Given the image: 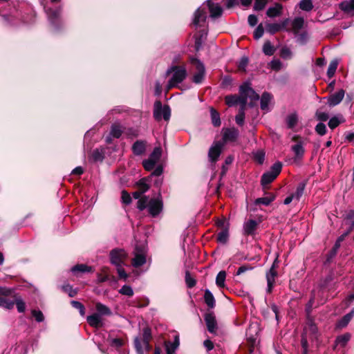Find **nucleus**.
Listing matches in <instances>:
<instances>
[{
  "label": "nucleus",
  "instance_id": "obj_3",
  "mask_svg": "<svg viewBox=\"0 0 354 354\" xmlns=\"http://www.w3.org/2000/svg\"><path fill=\"white\" fill-rule=\"evenodd\" d=\"M167 75L172 73V76L167 85V91L176 87L181 83L187 77V70L185 66H172L167 71Z\"/></svg>",
  "mask_w": 354,
  "mask_h": 354
},
{
  "label": "nucleus",
  "instance_id": "obj_35",
  "mask_svg": "<svg viewBox=\"0 0 354 354\" xmlns=\"http://www.w3.org/2000/svg\"><path fill=\"white\" fill-rule=\"evenodd\" d=\"M226 278V272L225 271H220L216 278V284L219 288L225 287V281Z\"/></svg>",
  "mask_w": 354,
  "mask_h": 354
},
{
  "label": "nucleus",
  "instance_id": "obj_48",
  "mask_svg": "<svg viewBox=\"0 0 354 354\" xmlns=\"http://www.w3.org/2000/svg\"><path fill=\"white\" fill-rule=\"evenodd\" d=\"M119 293L128 297H131L133 295V290L131 286L124 285L119 290Z\"/></svg>",
  "mask_w": 354,
  "mask_h": 354
},
{
  "label": "nucleus",
  "instance_id": "obj_20",
  "mask_svg": "<svg viewBox=\"0 0 354 354\" xmlns=\"http://www.w3.org/2000/svg\"><path fill=\"white\" fill-rule=\"evenodd\" d=\"M259 223L253 219H250L243 223V230L245 235H254Z\"/></svg>",
  "mask_w": 354,
  "mask_h": 354
},
{
  "label": "nucleus",
  "instance_id": "obj_13",
  "mask_svg": "<svg viewBox=\"0 0 354 354\" xmlns=\"http://www.w3.org/2000/svg\"><path fill=\"white\" fill-rule=\"evenodd\" d=\"M46 15L48 16V21L50 23L57 28V25L60 22V15L62 12V8H59L57 9L48 8L46 10Z\"/></svg>",
  "mask_w": 354,
  "mask_h": 354
},
{
  "label": "nucleus",
  "instance_id": "obj_17",
  "mask_svg": "<svg viewBox=\"0 0 354 354\" xmlns=\"http://www.w3.org/2000/svg\"><path fill=\"white\" fill-rule=\"evenodd\" d=\"M239 136V130L234 127L223 129V140L225 142H234Z\"/></svg>",
  "mask_w": 354,
  "mask_h": 354
},
{
  "label": "nucleus",
  "instance_id": "obj_62",
  "mask_svg": "<svg viewBox=\"0 0 354 354\" xmlns=\"http://www.w3.org/2000/svg\"><path fill=\"white\" fill-rule=\"evenodd\" d=\"M252 269V267L249 265L241 266L239 268V269L236 272V274L240 275V274L245 272L246 271L251 270Z\"/></svg>",
  "mask_w": 354,
  "mask_h": 354
},
{
  "label": "nucleus",
  "instance_id": "obj_61",
  "mask_svg": "<svg viewBox=\"0 0 354 354\" xmlns=\"http://www.w3.org/2000/svg\"><path fill=\"white\" fill-rule=\"evenodd\" d=\"M248 62H249V60H248V58L247 57H241V60L239 61V70L245 71L246 66L248 64Z\"/></svg>",
  "mask_w": 354,
  "mask_h": 354
},
{
  "label": "nucleus",
  "instance_id": "obj_27",
  "mask_svg": "<svg viewBox=\"0 0 354 354\" xmlns=\"http://www.w3.org/2000/svg\"><path fill=\"white\" fill-rule=\"evenodd\" d=\"M354 317V308H353L348 313L345 315L337 324V326L340 328H345L352 318Z\"/></svg>",
  "mask_w": 354,
  "mask_h": 354
},
{
  "label": "nucleus",
  "instance_id": "obj_1",
  "mask_svg": "<svg viewBox=\"0 0 354 354\" xmlns=\"http://www.w3.org/2000/svg\"><path fill=\"white\" fill-rule=\"evenodd\" d=\"M206 8H209L210 17L212 18H216L221 16L223 9L218 3H214L212 0H207V4L202 5L194 13L193 25L196 29L204 27L207 19Z\"/></svg>",
  "mask_w": 354,
  "mask_h": 354
},
{
  "label": "nucleus",
  "instance_id": "obj_51",
  "mask_svg": "<svg viewBox=\"0 0 354 354\" xmlns=\"http://www.w3.org/2000/svg\"><path fill=\"white\" fill-rule=\"evenodd\" d=\"M228 239V231L223 230L218 234L217 241L222 243H225Z\"/></svg>",
  "mask_w": 354,
  "mask_h": 354
},
{
  "label": "nucleus",
  "instance_id": "obj_11",
  "mask_svg": "<svg viewBox=\"0 0 354 354\" xmlns=\"http://www.w3.org/2000/svg\"><path fill=\"white\" fill-rule=\"evenodd\" d=\"M191 63L194 65L197 72L193 76V82L196 84L202 82L205 76V66L203 64L196 58H192Z\"/></svg>",
  "mask_w": 354,
  "mask_h": 354
},
{
  "label": "nucleus",
  "instance_id": "obj_29",
  "mask_svg": "<svg viewBox=\"0 0 354 354\" xmlns=\"http://www.w3.org/2000/svg\"><path fill=\"white\" fill-rule=\"evenodd\" d=\"M342 10L354 15V0L344 1L339 5Z\"/></svg>",
  "mask_w": 354,
  "mask_h": 354
},
{
  "label": "nucleus",
  "instance_id": "obj_57",
  "mask_svg": "<svg viewBox=\"0 0 354 354\" xmlns=\"http://www.w3.org/2000/svg\"><path fill=\"white\" fill-rule=\"evenodd\" d=\"M122 202L124 203L125 205H129L131 202V197L130 194L125 190H123L122 192Z\"/></svg>",
  "mask_w": 354,
  "mask_h": 354
},
{
  "label": "nucleus",
  "instance_id": "obj_26",
  "mask_svg": "<svg viewBox=\"0 0 354 354\" xmlns=\"http://www.w3.org/2000/svg\"><path fill=\"white\" fill-rule=\"evenodd\" d=\"M272 100V95L269 93L265 92L261 97V109L263 111H269V104Z\"/></svg>",
  "mask_w": 354,
  "mask_h": 354
},
{
  "label": "nucleus",
  "instance_id": "obj_46",
  "mask_svg": "<svg viewBox=\"0 0 354 354\" xmlns=\"http://www.w3.org/2000/svg\"><path fill=\"white\" fill-rule=\"evenodd\" d=\"M274 198V196L258 198L255 200V204L256 205L262 204L263 205L267 206V205H270L272 201H273Z\"/></svg>",
  "mask_w": 354,
  "mask_h": 354
},
{
  "label": "nucleus",
  "instance_id": "obj_8",
  "mask_svg": "<svg viewBox=\"0 0 354 354\" xmlns=\"http://www.w3.org/2000/svg\"><path fill=\"white\" fill-rule=\"evenodd\" d=\"M12 290L10 288L0 286V307L6 309H12L14 302L7 299L8 296L12 295Z\"/></svg>",
  "mask_w": 354,
  "mask_h": 354
},
{
  "label": "nucleus",
  "instance_id": "obj_12",
  "mask_svg": "<svg viewBox=\"0 0 354 354\" xmlns=\"http://www.w3.org/2000/svg\"><path fill=\"white\" fill-rule=\"evenodd\" d=\"M239 93L241 95L248 98H250L252 101H256L259 99V95L250 86L248 83H245L239 88Z\"/></svg>",
  "mask_w": 354,
  "mask_h": 354
},
{
  "label": "nucleus",
  "instance_id": "obj_6",
  "mask_svg": "<svg viewBox=\"0 0 354 354\" xmlns=\"http://www.w3.org/2000/svg\"><path fill=\"white\" fill-rule=\"evenodd\" d=\"M162 155V149L160 147L153 149L148 159L143 160L142 165L147 171L152 170L156 164L159 161Z\"/></svg>",
  "mask_w": 354,
  "mask_h": 354
},
{
  "label": "nucleus",
  "instance_id": "obj_43",
  "mask_svg": "<svg viewBox=\"0 0 354 354\" xmlns=\"http://www.w3.org/2000/svg\"><path fill=\"white\" fill-rule=\"evenodd\" d=\"M280 56L284 59H290L292 57V53L288 47L284 46L280 50Z\"/></svg>",
  "mask_w": 354,
  "mask_h": 354
},
{
  "label": "nucleus",
  "instance_id": "obj_2",
  "mask_svg": "<svg viewBox=\"0 0 354 354\" xmlns=\"http://www.w3.org/2000/svg\"><path fill=\"white\" fill-rule=\"evenodd\" d=\"M137 207L140 211L147 207L149 214L154 217L162 211V202L159 198L149 199V197L143 196L138 200Z\"/></svg>",
  "mask_w": 354,
  "mask_h": 354
},
{
  "label": "nucleus",
  "instance_id": "obj_58",
  "mask_svg": "<svg viewBox=\"0 0 354 354\" xmlns=\"http://www.w3.org/2000/svg\"><path fill=\"white\" fill-rule=\"evenodd\" d=\"M32 315L37 322H41L44 319V315L40 310H32Z\"/></svg>",
  "mask_w": 354,
  "mask_h": 354
},
{
  "label": "nucleus",
  "instance_id": "obj_52",
  "mask_svg": "<svg viewBox=\"0 0 354 354\" xmlns=\"http://www.w3.org/2000/svg\"><path fill=\"white\" fill-rule=\"evenodd\" d=\"M270 67L271 69L278 71L282 68V63L279 59H273L270 64Z\"/></svg>",
  "mask_w": 354,
  "mask_h": 354
},
{
  "label": "nucleus",
  "instance_id": "obj_33",
  "mask_svg": "<svg viewBox=\"0 0 354 354\" xmlns=\"http://www.w3.org/2000/svg\"><path fill=\"white\" fill-rule=\"evenodd\" d=\"M210 113H211V119L212 124L214 127H219L221 124V119H220V115L218 111H216L213 108H211L210 109Z\"/></svg>",
  "mask_w": 354,
  "mask_h": 354
},
{
  "label": "nucleus",
  "instance_id": "obj_14",
  "mask_svg": "<svg viewBox=\"0 0 354 354\" xmlns=\"http://www.w3.org/2000/svg\"><path fill=\"white\" fill-rule=\"evenodd\" d=\"M134 346L137 354H145L151 350L149 342L141 340L140 337H136L134 339Z\"/></svg>",
  "mask_w": 354,
  "mask_h": 354
},
{
  "label": "nucleus",
  "instance_id": "obj_34",
  "mask_svg": "<svg viewBox=\"0 0 354 354\" xmlns=\"http://www.w3.org/2000/svg\"><path fill=\"white\" fill-rule=\"evenodd\" d=\"M263 52L266 55H272L275 52V48L272 45L271 42L270 41H266L263 46Z\"/></svg>",
  "mask_w": 354,
  "mask_h": 354
},
{
  "label": "nucleus",
  "instance_id": "obj_9",
  "mask_svg": "<svg viewBox=\"0 0 354 354\" xmlns=\"http://www.w3.org/2000/svg\"><path fill=\"white\" fill-rule=\"evenodd\" d=\"M110 258L115 266H123L127 259V254L123 249H114L110 253Z\"/></svg>",
  "mask_w": 354,
  "mask_h": 354
},
{
  "label": "nucleus",
  "instance_id": "obj_54",
  "mask_svg": "<svg viewBox=\"0 0 354 354\" xmlns=\"http://www.w3.org/2000/svg\"><path fill=\"white\" fill-rule=\"evenodd\" d=\"M264 33V28L263 25L261 24H259L257 28L255 29L254 32V37L255 39H260Z\"/></svg>",
  "mask_w": 354,
  "mask_h": 354
},
{
  "label": "nucleus",
  "instance_id": "obj_22",
  "mask_svg": "<svg viewBox=\"0 0 354 354\" xmlns=\"http://www.w3.org/2000/svg\"><path fill=\"white\" fill-rule=\"evenodd\" d=\"M86 321L88 324L93 328H98L103 326L102 318L99 314L93 313L87 316Z\"/></svg>",
  "mask_w": 354,
  "mask_h": 354
},
{
  "label": "nucleus",
  "instance_id": "obj_49",
  "mask_svg": "<svg viewBox=\"0 0 354 354\" xmlns=\"http://www.w3.org/2000/svg\"><path fill=\"white\" fill-rule=\"evenodd\" d=\"M304 20L302 17H296L292 21V28L295 30H300L304 26Z\"/></svg>",
  "mask_w": 354,
  "mask_h": 354
},
{
  "label": "nucleus",
  "instance_id": "obj_42",
  "mask_svg": "<svg viewBox=\"0 0 354 354\" xmlns=\"http://www.w3.org/2000/svg\"><path fill=\"white\" fill-rule=\"evenodd\" d=\"M305 189V185L304 183H300L294 194H292L294 196L295 200L299 201L300 198L302 196Z\"/></svg>",
  "mask_w": 354,
  "mask_h": 354
},
{
  "label": "nucleus",
  "instance_id": "obj_18",
  "mask_svg": "<svg viewBox=\"0 0 354 354\" xmlns=\"http://www.w3.org/2000/svg\"><path fill=\"white\" fill-rule=\"evenodd\" d=\"M277 259L273 263L272 267L270 268L269 271L266 273V279H267V292L270 293L272 290V288L274 283L275 277H277V271L275 270V262Z\"/></svg>",
  "mask_w": 354,
  "mask_h": 354
},
{
  "label": "nucleus",
  "instance_id": "obj_16",
  "mask_svg": "<svg viewBox=\"0 0 354 354\" xmlns=\"http://www.w3.org/2000/svg\"><path fill=\"white\" fill-rule=\"evenodd\" d=\"M225 102L229 106H232L237 104H240V106H246V97L241 94L239 96L236 95H227L225 97Z\"/></svg>",
  "mask_w": 354,
  "mask_h": 354
},
{
  "label": "nucleus",
  "instance_id": "obj_36",
  "mask_svg": "<svg viewBox=\"0 0 354 354\" xmlns=\"http://www.w3.org/2000/svg\"><path fill=\"white\" fill-rule=\"evenodd\" d=\"M266 29L268 32L272 35L281 30L279 23L267 24L266 25Z\"/></svg>",
  "mask_w": 354,
  "mask_h": 354
},
{
  "label": "nucleus",
  "instance_id": "obj_39",
  "mask_svg": "<svg viewBox=\"0 0 354 354\" xmlns=\"http://www.w3.org/2000/svg\"><path fill=\"white\" fill-rule=\"evenodd\" d=\"M245 106H240L239 113L235 117V120L237 124L243 125L245 119Z\"/></svg>",
  "mask_w": 354,
  "mask_h": 354
},
{
  "label": "nucleus",
  "instance_id": "obj_25",
  "mask_svg": "<svg viewBox=\"0 0 354 354\" xmlns=\"http://www.w3.org/2000/svg\"><path fill=\"white\" fill-rule=\"evenodd\" d=\"M146 149V142L137 140L132 146L133 153L136 156L142 155Z\"/></svg>",
  "mask_w": 354,
  "mask_h": 354
},
{
  "label": "nucleus",
  "instance_id": "obj_4",
  "mask_svg": "<svg viewBox=\"0 0 354 354\" xmlns=\"http://www.w3.org/2000/svg\"><path fill=\"white\" fill-rule=\"evenodd\" d=\"M281 168L282 164L280 162H275L268 171L263 174L261 180L262 185L264 186L272 182L280 174Z\"/></svg>",
  "mask_w": 354,
  "mask_h": 354
},
{
  "label": "nucleus",
  "instance_id": "obj_19",
  "mask_svg": "<svg viewBox=\"0 0 354 354\" xmlns=\"http://www.w3.org/2000/svg\"><path fill=\"white\" fill-rule=\"evenodd\" d=\"M344 95L345 91L343 89H340L337 93H335L330 95L327 98L328 106L333 107L338 105L342 101Z\"/></svg>",
  "mask_w": 354,
  "mask_h": 354
},
{
  "label": "nucleus",
  "instance_id": "obj_10",
  "mask_svg": "<svg viewBox=\"0 0 354 354\" xmlns=\"http://www.w3.org/2000/svg\"><path fill=\"white\" fill-rule=\"evenodd\" d=\"M292 140L296 143L291 147V151L295 154V158L297 160H301L304 153V142L299 136H294Z\"/></svg>",
  "mask_w": 354,
  "mask_h": 354
},
{
  "label": "nucleus",
  "instance_id": "obj_41",
  "mask_svg": "<svg viewBox=\"0 0 354 354\" xmlns=\"http://www.w3.org/2000/svg\"><path fill=\"white\" fill-rule=\"evenodd\" d=\"M299 8L302 10L310 11L313 9V6L311 0H301L299 3Z\"/></svg>",
  "mask_w": 354,
  "mask_h": 354
},
{
  "label": "nucleus",
  "instance_id": "obj_7",
  "mask_svg": "<svg viewBox=\"0 0 354 354\" xmlns=\"http://www.w3.org/2000/svg\"><path fill=\"white\" fill-rule=\"evenodd\" d=\"M134 256V258L132 259L133 267L138 268L146 263V250L144 245H136Z\"/></svg>",
  "mask_w": 354,
  "mask_h": 354
},
{
  "label": "nucleus",
  "instance_id": "obj_53",
  "mask_svg": "<svg viewBox=\"0 0 354 354\" xmlns=\"http://www.w3.org/2000/svg\"><path fill=\"white\" fill-rule=\"evenodd\" d=\"M185 282L188 288H193L196 285V280L191 276L189 272L185 274Z\"/></svg>",
  "mask_w": 354,
  "mask_h": 354
},
{
  "label": "nucleus",
  "instance_id": "obj_15",
  "mask_svg": "<svg viewBox=\"0 0 354 354\" xmlns=\"http://www.w3.org/2000/svg\"><path fill=\"white\" fill-rule=\"evenodd\" d=\"M222 148L223 144L221 143L220 142H214L210 147L208 152V157L212 162H214L217 160V159L221 155Z\"/></svg>",
  "mask_w": 354,
  "mask_h": 354
},
{
  "label": "nucleus",
  "instance_id": "obj_23",
  "mask_svg": "<svg viewBox=\"0 0 354 354\" xmlns=\"http://www.w3.org/2000/svg\"><path fill=\"white\" fill-rule=\"evenodd\" d=\"M11 289L12 290V295L8 296L7 298L8 297H12L14 299L13 300H10V301L14 302V305L16 304V306H17L18 312L19 313H24L25 311V310H26V304H25V302L21 299V297L17 295L15 293L14 289H12V288H11Z\"/></svg>",
  "mask_w": 354,
  "mask_h": 354
},
{
  "label": "nucleus",
  "instance_id": "obj_55",
  "mask_svg": "<svg viewBox=\"0 0 354 354\" xmlns=\"http://www.w3.org/2000/svg\"><path fill=\"white\" fill-rule=\"evenodd\" d=\"M151 338V329L148 327H146L143 329L142 337H141V340L147 341L149 342Z\"/></svg>",
  "mask_w": 354,
  "mask_h": 354
},
{
  "label": "nucleus",
  "instance_id": "obj_21",
  "mask_svg": "<svg viewBox=\"0 0 354 354\" xmlns=\"http://www.w3.org/2000/svg\"><path fill=\"white\" fill-rule=\"evenodd\" d=\"M205 321L208 331L211 333H215L217 328V323L216 321L215 316L213 315V313L206 314L205 315Z\"/></svg>",
  "mask_w": 354,
  "mask_h": 354
},
{
  "label": "nucleus",
  "instance_id": "obj_30",
  "mask_svg": "<svg viewBox=\"0 0 354 354\" xmlns=\"http://www.w3.org/2000/svg\"><path fill=\"white\" fill-rule=\"evenodd\" d=\"M204 299L208 307L212 308L215 306V299L212 293L208 290H205Z\"/></svg>",
  "mask_w": 354,
  "mask_h": 354
},
{
  "label": "nucleus",
  "instance_id": "obj_38",
  "mask_svg": "<svg viewBox=\"0 0 354 354\" xmlns=\"http://www.w3.org/2000/svg\"><path fill=\"white\" fill-rule=\"evenodd\" d=\"M337 66L338 61L337 59H334L330 62L327 71V75L328 77H332L335 75Z\"/></svg>",
  "mask_w": 354,
  "mask_h": 354
},
{
  "label": "nucleus",
  "instance_id": "obj_45",
  "mask_svg": "<svg viewBox=\"0 0 354 354\" xmlns=\"http://www.w3.org/2000/svg\"><path fill=\"white\" fill-rule=\"evenodd\" d=\"M139 190L143 194L149 190V185L147 183V178H142L138 183Z\"/></svg>",
  "mask_w": 354,
  "mask_h": 354
},
{
  "label": "nucleus",
  "instance_id": "obj_56",
  "mask_svg": "<svg viewBox=\"0 0 354 354\" xmlns=\"http://www.w3.org/2000/svg\"><path fill=\"white\" fill-rule=\"evenodd\" d=\"M315 131L319 135L324 136L326 133V127L324 123H318L315 127Z\"/></svg>",
  "mask_w": 354,
  "mask_h": 354
},
{
  "label": "nucleus",
  "instance_id": "obj_28",
  "mask_svg": "<svg viewBox=\"0 0 354 354\" xmlns=\"http://www.w3.org/2000/svg\"><path fill=\"white\" fill-rule=\"evenodd\" d=\"M95 309L97 311V313H95L99 314L100 317L103 315L109 316L112 314L111 309L108 306H105L104 304L100 302L96 303Z\"/></svg>",
  "mask_w": 354,
  "mask_h": 354
},
{
  "label": "nucleus",
  "instance_id": "obj_63",
  "mask_svg": "<svg viewBox=\"0 0 354 354\" xmlns=\"http://www.w3.org/2000/svg\"><path fill=\"white\" fill-rule=\"evenodd\" d=\"M116 267H117V271H118L119 277L121 279H127V274L124 269L122 268V266H118Z\"/></svg>",
  "mask_w": 354,
  "mask_h": 354
},
{
  "label": "nucleus",
  "instance_id": "obj_37",
  "mask_svg": "<svg viewBox=\"0 0 354 354\" xmlns=\"http://www.w3.org/2000/svg\"><path fill=\"white\" fill-rule=\"evenodd\" d=\"M110 133L113 138H119L122 133V127L118 124H113Z\"/></svg>",
  "mask_w": 354,
  "mask_h": 354
},
{
  "label": "nucleus",
  "instance_id": "obj_31",
  "mask_svg": "<svg viewBox=\"0 0 354 354\" xmlns=\"http://www.w3.org/2000/svg\"><path fill=\"white\" fill-rule=\"evenodd\" d=\"M298 122V115L296 113L288 115L286 118V123L289 129H293Z\"/></svg>",
  "mask_w": 354,
  "mask_h": 354
},
{
  "label": "nucleus",
  "instance_id": "obj_24",
  "mask_svg": "<svg viewBox=\"0 0 354 354\" xmlns=\"http://www.w3.org/2000/svg\"><path fill=\"white\" fill-rule=\"evenodd\" d=\"M283 6L280 3H275L272 7H270L266 12L268 17L270 18L279 17L281 15Z\"/></svg>",
  "mask_w": 354,
  "mask_h": 354
},
{
  "label": "nucleus",
  "instance_id": "obj_32",
  "mask_svg": "<svg viewBox=\"0 0 354 354\" xmlns=\"http://www.w3.org/2000/svg\"><path fill=\"white\" fill-rule=\"evenodd\" d=\"M351 334L350 333H344L342 335L338 336L336 338L335 343L338 345H340L341 346L344 347L346 345V344L348 342V341L351 339Z\"/></svg>",
  "mask_w": 354,
  "mask_h": 354
},
{
  "label": "nucleus",
  "instance_id": "obj_47",
  "mask_svg": "<svg viewBox=\"0 0 354 354\" xmlns=\"http://www.w3.org/2000/svg\"><path fill=\"white\" fill-rule=\"evenodd\" d=\"M180 344L179 337L176 335L175 336L174 341L173 342H167L165 344V348H168L171 351L175 352L177 349Z\"/></svg>",
  "mask_w": 354,
  "mask_h": 354
},
{
  "label": "nucleus",
  "instance_id": "obj_40",
  "mask_svg": "<svg viewBox=\"0 0 354 354\" xmlns=\"http://www.w3.org/2000/svg\"><path fill=\"white\" fill-rule=\"evenodd\" d=\"M91 270V267L87 266L84 264H79L73 266L71 268V272L75 273L77 272H88Z\"/></svg>",
  "mask_w": 354,
  "mask_h": 354
},
{
  "label": "nucleus",
  "instance_id": "obj_50",
  "mask_svg": "<svg viewBox=\"0 0 354 354\" xmlns=\"http://www.w3.org/2000/svg\"><path fill=\"white\" fill-rule=\"evenodd\" d=\"M62 290L64 292L68 293V296L71 297H75L77 291L76 289H73V287L69 284H66L62 286Z\"/></svg>",
  "mask_w": 354,
  "mask_h": 354
},
{
  "label": "nucleus",
  "instance_id": "obj_44",
  "mask_svg": "<svg viewBox=\"0 0 354 354\" xmlns=\"http://www.w3.org/2000/svg\"><path fill=\"white\" fill-rule=\"evenodd\" d=\"M342 121L343 120L341 116H334L330 119L328 124L331 129H333L336 128Z\"/></svg>",
  "mask_w": 354,
  "mask_h": 354
},
{
  "label": "nucleus",
  "instance_id": "obj_60",
  "mask_svg": "<svg viewBox=\"0 0 354 354\" xmlns=\"http://www.w3.org/2000/svg\"><path fill=\"white\" fill-rule=\"evenodd\" d=\"M109 344L111 346L120 348L123 345V341L120 338H113L110 340Z\"/></svg>",
  "mask_w": 354,
  "mask_h": 354
},
{
  "label": "nucleus",
  "instance_id": "obj_64",
  "mask_svg": "<svg viewBox=\"0 0 354 354\" xmlns=\"http://www.w3.org/2000/svg\"><path fill=\"white\" fill-rule=\"evenodd\" d=\"M346 219L350 222V230L354 227V211H351L346 216Z\"/></svg>",
  "mask_w": 354,
  "mask_h": 354
},
{
  "label": "nucleus",
  "instance_id": "obj_59",
  "mask_svg": "<svg viewBox=\"0 0 354 354\" xmlns=\"http://www.w3.org/2000/svg\"><path fill=\"white\" fill-rule=\"evenodd\" d=\"M266 3L267 0H255L254 9L255 10H261L264 8Z\"/></svg>",
  "mask_w": 354,
  "mask_h": 354
},
{
  "label": "nucleus",
  "instance_id": "obj_5",
  "mask_svg": "<svg viewBox=\"0 0 354 354\" xmlns=\"http://www.w3.org/2000/svg\"><path fill=\"white\" fill-rule=\"evenodd\" d=\"M171 115V110L169 106H162L160 101H156L153 106V117L159 121L163 118L165 120H169Z\"/></svg>",
  "mask_w": 354,
  "mask_h": 354
}]
</instances>
